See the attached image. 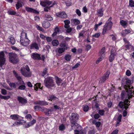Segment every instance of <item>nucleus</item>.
<instances>
[{"label":"nucleus","instance_id":"nucleus-56","mask_svg":"<svg viewBox=\"0 0 134 134\" xmlns=\"http://www.w3.org/2000/svg\"><path fill=\"white\" fill-rule=\"evenodd\" d=\"M76 13L78 16H80L81 15V13L79 10L77 9L76 10Z\"/></svg>","mask_w":134,"mask_h":134},{"label":"nucleus","instance_id":"nucleus-28","mask_svg":"<svg viewBox=\"0 0 134 134\" xmlns=\"http://www.w3.org/2000/svg\"><path fill=\"white\" fill-rule=\"evenodd\" d=\"M64 27L65 28H68L69 26V24L70 23V21L69 20H66L64 21Z\"/></svg>","mask_w":134,"mask_h":134},{"label":"nucleus","instance_id":"nucleus-13","mask_svg":"<svg viewBox=\"0 0 134 134\" xmlns=\"http://www.w3.org/2000/svg\"><path fill=\"white\" fill-rule=\"evenodd\" d=\"M53 2L52 1H50L41 2L40 4L42 6L45 7L50 5Z\"/></svg>","mask_w":134,"mask_h":134},{"label":"nucleus","instance_id":"nucleus-30","mask_svg":"<svg viewBox=\"0 0 134 134\" xmlns=\"http://www.w3.org/2000/svg\"><path fill=\"white\" fill-rule=\"evenodd\" d=\"M34 90H35L37 91L38 88L41 89H42V87H41V84L40 83H37L35 84L34 85Z\"/></svg>","mask_w":134,"mask_h":134},{"label":"nucleus","instance_id":"nucleus-54","mask_svg":"<svg viewBox=\"0 0 134 134\" xmlns=\"http://www.w3.org/2000/svg\"><path fill=\"white\" fill-rule=\"evenodd\" d=\"M1 93L3 95H5L7 94V91L4 89H2L1 90Z\"/></svg>","mask_w":134,"mask_h":134},{"label":"nucleus","instance_id":"nucleus-40","mask_svg":"<svg viewBox=\"0 0 134 134\" xmlns=\"http://www.w3.org/2000/svg\"><path fill=\"white\" fill-rule=\"evenodd\" d=\"M46 19L48 20H52L53 19V18L51 15L48 14H46L45 15Z\"/></svg>","mask_w":134,"mask_h":134},{"label":"nucleus","instance_id":"nucleus-37","mask_svg":"<svg viewBox=\"0 0 134 134\" xmlns=\"http://www.w3.org/2000/svg\"><path fill=\"white\" fill-rule=\"evenodd\" d=\"M58 52L59 53H62L64 52L65 50L64 48H57Z\"/></svg>","mask_w":134,"mask_h":134},{"label":"nucleus","instance_id":"nucleus-5","mask_svg":"<svg viewBox=\"0 0 134 134\" xmlns=\"http://www.w3.org/2000/svg\"><path fill=\"white\" fill-rule=\"evenodd\" d=\"M9 61L13 64H15L19 62L17 55L14 53H9Z\"/></svg>","mask_w":134,"mask_h":134},{"label":"nucleus","instance_id":"nucleus-15","mask_svg":"<svg viewBox=\"0 0 134 134\" xmlns=\"http://www.w3.org/2000/svg\"><path fill=\"white\" fill-rule=\"evenodd\" d=\"M36 121L35 119L33 120L32 121L27 123L24 125L25 128H27L33 126L36 122Z\"/></svg>","mask_w":134,"mask_h":134},{"label":"nucleus","instance_id":"nucleus-4","mask_svg":"<svg viewBox=\"0 0 134 134\" xmlns=\"http://www.w3.org/2000/svg\"><path fill=\"white\" fill-rule=\"evenodd\" d=\"M126 91L127 92L129 98H131L132 97L134 96V92H133V87L129 85H125L124 86Z\"/></svg>","mask_w":134,"mask_h":134},{"label":"nucleus","instance_id":"nucleus-64","mask_svg":"<svg viewBox=\"0 0 134 134\" xmlns=\"http://www.w3.org/2000/svg\"><path fill=\"white\" fill-rule=\"evenodd\" d=\"M100 124V123L99 121H98L96 122L95 123V125L97 127H99Z\"/></svg>","mask_w":134,"mask_h":134},{"label":"nucleus","instance_id":"nucleus-31","mask_svg":"<svg viewBox=\"0 0 134 134\" xmlns=\"http://www.w3.org/2000/svg\"><path fill=\"white\" fill-rule=\"evenodd\" d=\"M8 40L12 44H14L15 42V41L14 38L11 36L9 37Z\"/></svg>","mask_w":134,"mask_h":134},{"label":"nucleus","instance_id":"nucleus-47","mask_svg":"<svg viewBox=\"0 0 134 134\" xmlns=\"http://www.w3.org/2000/svg\"><path fill=\"white\" fill-rule=\"evenodd\" d=\"M129 5L132 7H134V2L132 0H130L129 1Z\"/></svg>","mask_w":134,"mask_h":134},{"label":"nucleus","instance_id":"nucleus-11","mask_svg":"<svg viewBox=\"0 0 134 134\" xmlns=\"http://www.w3.org/2000/svg\"><path fill=\"white\" fill-rule=\"evenodd\" d=\"M24 68H22L21 71L22 75L26 77H30L31 76V73L30 71H26L24 70Z\"/></svg>","mask_w":134,"mask_h":134},{"label":"nucleus","instance_id":"nucleus-7","mask_svg":"<svg viewBox=\"0 0 134 134\" xmlns=\"http://www.w3.org/2000/svg\"><path fill=\"white\" fill-rule=\"evenodd\" d=\"M79 119V115L77 114L73 113L72 114L70 118V121L72 124H74Z\"/></svg>","mask_w":134,"mask_h":134},{"label":"nucleus","instance_id":"nucleus-16","mask_svg":"<svg viewBox=\"0 0 134 134\" xmlns=\"http://www.w3.org/2000/svg\"><path fill=\"white\" fill-rule=\"evenodd\" d=\"M32 58L34 59H40V55L36 53H33L31 54Z\"/></svg>","mask_w":134,"mask_h":134},{"label":"nucleus","instance_id":"nucleus-29","mask_svg":"<svg viewBox=\"0 0 134 134\" xmlns=\"http://www.w3.org/2000/svg\"><path fill=\"white\" fill-rule=\"evenodd\" d=\"M71 126L73 129H76L80 127V125L76 122H75L74 124H72Z\"/></svg>","mask_w":134,"mask_h":134},{"label":"nucleus","instance_id":"nucleus-46","mask_svg":"<svg viewBox=\"0 0 134 134\" xmlns=\"http://www.w3.org/2000/svg\"><path fill=\"white\" fill-rule=\"evenodd\" d=\"M66 29V32L68 33L70 32L71 31L73 30L74 29V32H75V30L73 28H72L71 27H70V26H69L68 28H65Z\"/></svg>","mask_w":134,"mask_h":134},{"label":"nucleus","instance_id":"nucleus-8","mask_svg":"<svg viewBox=\"0 0 134 134\" xmlns=\"http://www.w3.org/2000/svg\"><path fill=\"white\" fill-rule=\"evenodd\" d=\"M109 74L110 72L109 71H107L104 75L100 78L99 82L102 83H103L108 78Z\"/></svg>","mask_w":134,"mask_h":134},{"label":"nucleus","instance_id":"nucleus-26","mask_svg":"<svg viewBox=\"0 0 134 134\" xmlns=\"http://www.w3.org/2000/svg\"><path fill=\"white\" fill-rule=\"evenodd\" d=\"M20 120H19V121H15V124H16V126H19L21 125H22L23 123H26V121L23 120H21L20 119Z\"/></svg>","mask_w":134,"mask_h":134},{"label":"nucleus","instance_id":"nucleus-18","mask_svg":"<svg viewBox=\"0 0 134 134\" xmlns=\"http://www.w3.org/2000/svg\"><path fill=\"white\" fill-rule=\"evenodd\" d=\"M18 99L19 102L22 104H24L27 102V100L21 97H18Z\"/></svg>","mask_w":134,"mask_h":134},{"label":"nucleus","instance_id":"nucleus-23","mask_svg":"<svg viewBox=\"0 0 134 134\" xmlns=\"http://www.w3.org/2000/svg\"><path fill=\"white\" fill-rule=\"evenodd\" d=\"M120 23L121 25L125 28L127 26V21L123 20H120Z\"/></svg>","mask_w":134,"mask_h":134},{"label":"nucleus","instance_id":"nucleus-36","mask_svg":"<svg viewBox=\"0 0 134 134\" xmlns=\"http://www.w3.org/2000/svg\"><path fill=\"white\" fill-rule=\"evenodd\" d=\"M97 14L99 16L101 17L103 15V13L102 9H101L100 10H97Z\"/></svg>","mask_w":134,"mask_h":134},{"label":"nucleus","instance_id":"nucleus-39","mask_svg":"<svg viewBox=\"0 0 134 134\" xmlns=\"http://www.w3.org/2000/svg\"><path fill=\"white\" fill-rule=\"evenodd\" d=\"M13 73L18 80L20 81V82H21V81H21V77H20V76H19L17 75L15 71H13ZM20 83H21V82H20Z\"/></svg>","mask_w":134,"mask_h":134},{"label":"nucleus","instance_id":"nucleus-35","mask_svg":"<svg viewBox=\"0 0 134 134\" xmlns=\"http://www.w3.org/2000/svg\"><path fill=\"white\" fill-rule=\"evenodd\" d=\"M74 24L75 25H77L79 24L80 22V20L78 19H74L72 20Z\"/></svg>","mask_w":134,"mask_h":134},{"label":"nucleus","instance_id":"nucleus-19","mask_svg":"<svg viewBox=\"0 0 134 134\" xmlns=\"http://www.w3.org/2000/svg\"><path fill=\"white\" fill-rule=\"evenodd\" d=\"M20 83L21 85L18 88V89L21 90H24L26 88L24 82L23 81H21Z\"/></svg>","mask_w":134,"mask_h":134},{"label":"nucleus","instance_id":"nucleus-24","mask_svg":"<svg viewBox=\"0 0 134 134\" xmlns=\"http://www.w3.org/2000/svg\"><path fill=\"white\" fill-rule=\"evenodd\" d=\"M30 48L31 49H38L39 47L37 44L36 43H32L31 45Z\"/></svg>","mask_w":134,"mask_h":134},{"label":"nucleus","instance_id":"nucleus-53","mask_svg":"<svg viewBox=\"0 0 134 134\" xmlns=\"http://www.w3.org/2000/svg\"><path fill=\"white\" fill-rule=\"evenodd\" d=\"M107 30V28L106 27V26H104L102 32V34L103 35H104L105 33Z\"/></svg>","mask_w":134,"mask_h":134},{"label":"nucleus","instance_id":"nucleus-10","mask_svg":"<svg viewBox=\"0 0 134 134\" xmlns=\"http://www.w3.org/2000/svg\"><path fill=\"white\" fill-rule=\"evenodd\" d=\"M112 19L111 17H110L108 20V22L105 23L104 26H106V27L107 28V30H110L112 28L113 23L111 21Z\"/></svg>","mask_w":134,"mask_h":134},{"label":"nucleus","instance_id":"nucleus-1","mask_svg":"<svg viewBox=\"0 0 134 134\" xmlns=\"http://www.w3.org/2000/svg\"><path fill=\"white\" fill-rule=\"evenodd\" d=\"M44 84L45 86L48 88H51L55 86L53 78L51 77H48L44 80Z\"/></svg>","mask_w":134,"mask_h":134},{"label":"nucleus","instance_id":"nucleus-60","mask_svg":"<svg viewBox=\"0 0 134 134\" xmlns=\"http://www.w3.org/2000/svg\"><path fill=\"white\" fill-rule=\"evenodd\" d=\"M99 114L101 115H103L104 114V111L103 110H99Z\"/></svg>","mask_w":134,"mask_h":134},{"label":"nucleus","instance_id":"nucleus-14","mask_svg":"<svg viewBox=\"0 0 134 134\" xmlns=\"http://www.w3.org/2000/svg\"><path fill=\"white\" fill-rule=\"evenodd\" d=\"M25 9L26 11L28 12L33 13L37 14H38L39 13L37 11L31 8L26 7Z\"/></svg>","mask_w":134,"mask_h":134},{"label":"nucleus","instance_id":"nucleus-50","mask_svg":"<svg viewBox=\"0 0 134 134\" xmlns=\"http://www.w3.org/2000/svg\"><path fill=\"white\" fill-rule=\"evenodd\" d=\"M46 114L48 115H50L52 113V111L50 109H47L45 111Z\"/></svg>","mask_w":134,"mask_h":134},{"label":"nucleus","instance_id":"nucleus-44","mask_svg":"<svg viewBox=\"0 0 134 134\" xmlns=\"http://www.w3.org/2000/svg\"><path fill=\"white\" fill-rule=\"evenodd\" d=\"M25 118L29 121H30L31 120L32 118V116L30 114H28L26 116H25Z\"/></svg>","mask_w":134,"mask_h":134},{"label":"nucleus","instance_id":"nucleus-55","mask_svg":"<svg viewBox=\"0 0 134 134\" xmlns=\"http://www.w3.org/2000/svg\"><path fill=\"white\" fill-rule=\"evenodd\" d=\"M41 109V108L39 106H36L34 107V109L36 111L40 110Z\"/></svg>","mask_w":134,"mask_h":134},{"label":"nucleus","instance_id":"nucleus-61","mask_svg":"<svg viewBox=\"0 0 134 134\" xmlns=\"http://www.w3.org/2000/svg\"><path fill=\"white\" fill-rule=\"evenodd\" d=\"M9 85L10 87L12 88H15V85L14 83H10Z\"/></svg>","mask_w":134,"mask_h":134},{"label":"nucleus","instance_id":"nucleus-34","mask_svg":"<svg viewBox=\"0 0 134 134\" xmlns=\"http://www.w3.org/2000/svg\"><path fill=\"white\" fill-rule=\"evenodd\" d=\"M22 2L21 1H19L17 2V3L16 4V8L18 9L20 7H21L22 6Z\"/></svg>","mask_w":134,"mask_h":134},{"label":"nucleus","instance_id":"nucleus-58","mask_svg":"<svg viewBox=\"0 0 134 134\" xmlns=\"http://www.w3.org/2000/svg\"><path fill=\"white\" fill-rule=\"evenodd\" d=\"M24 68V71H25V70H26L27 71H30V68L27 65H26L25 67Z\"/></svg>","mask_w":134,"mask_h":134},{"label":"nucleus","instance_id":"nucleus-43","mask_svg":"<svg viewBox=\"0 0 134 134\" xmlns=\"http://www.w3.org/2000/svg\"><path fill=\"white\" fill-rule=\"evenodd\" d=\"M130 32V31L129 30L126 29L122 31V34L124 35Z\"/></svg>","mask_w":134,"mask_h":134},{"label":"nucleus","instance_id":"nucleus-32","mask_svg":"<svg viewBox=\"0 0 134 134\" xmlns=\"http://www.w3.org/2000/svg\"><path fill=\"white\" fill-rule=\"evenodd\" d=\"M59 28L56 27L55 28V32L52 35V36L54 37V36L56 35L57 34H59Z\"/></svg>","mask_w":134,"mask_h":134},{"label":"nucleus","instance_id":"nucleus-41","mask_svg":"<svg viewBox=\"0 0 134 134\" xmlns=\"http://www.w3.org/2000/svg\"><path fill=\"white\" fill-rule=\"evenodd\" d=\"M59 130L60 131H63L65 129V126L63 124H62L59 126Z\"/></svg>","mask_w":134,"mask_h":134},{"label":"nucleus","instance_id":"nucleus-42","mask_svg":"<svg viewBox=\"0 0 134 134\" xmlns=\"http://www.w3.org/2000/svg\"><path fill=\"white\" fill-rule=\"evenodd\" d=\"M71 57V56L70 55L67 54L65 56L64 58L66 60L69 61L70 60Z\"/></svg>","mask_w":134,"mask_h":134},{"label":"nucleus","instance_id":"nucleus-62","mask_svg":"<svg viewBox=\"0 0 134 134\" xmlns=\"http://www.w3.org/2000/svg\"><path fill=\"white\" fill-rule=\"evenodd\" d=\"M82 11L85 13H86L87 12V9L86 8V6L84 7L82 9Z\"/></svg>","mask_w":134,"mask_h":134},{"label":"nucleus","instance_id":"nucleus-3","mask_svg":"<svg viewBox=\"0 0 134 134\" xmlns=\"http://www.w3.org/2000/svg\"><path fill=\"white\" fill-rule=\"evenodd\" d=\"M130 102L128 99L125 100L124 102H120L119 104V106L122 109L124 108L125 110L123 112V115L125 116L127 114V112L126 110L128 108V106L130 105L129 104Z\"/></svg>","mask_w":134,"mask_h":134},{"label":"nucleus","instance_id":"nucleus-49","mask_svg":"<svg viewBox=\"0 0 134 134\" xmlns=\"http://www.w3.org/2000/svg\"><path fill=\"white\" fill-rule=\"evenodd\" d=\"M100 36V33H97L92 35V37L95 38H98Z\"/></svg>","mask_w":134,"mask_h":134},{"label":"nucleus","instance_id":"nucleus-48","mask_svg":"<svg viewBox=\"0 0 134 134\" xmlns=\"http://www.w3.org/2000/svg\"><path fill=\"white\" fill-rule=\"evenodd\" d=\"M47 69L46 68H45L43 70L42 73V76H45L47 73Z\"/></svg>","mask_w":134,"mask_h":134},{"label":"nucleus","instance_id":"nucleus-59","mask_svg":"<svg viewBox=\"0 0 134 134\" xmlns=\"http://www.w3.org/2000/svg\"><path fill=\"white\" fill-rule=\"evenodd\" d=\"M80 65V64L79 63H77L76 64L75 66L72 68V69H74V68H78Z\"/></svg>","mask_w":134,"mask_h":134},{"label":"nucleus","instance_id":"nucleus-9","mask_svg":"<svg viewBox=\"0 0 134 134\" xmlns=\"http://www.w3.org/2000/svg\"><path fill=\"white\" fill-rule=\"evenodd\" d=\"M4 54L3 52H0V66L2 67L5 61V59L4 57Z\"/></svg>","mask_w":134,"mask_h":134},{"label":"nucleus","instance_id":"nucleus-63","mask_svg":"<svg viewBox=\"0 0 134 134\" xmlns=\"http://www.w3.org/2000/svg\"><path fill=\"white\" fill-rule=\"evenodd\" d=\"M102 60V58L100 57L96 61V63L97 64H98L99 62L101 61Z\"/></svg>","mask_w":134,"mask_h":134},{"label":"nucleus","instance_id":"nucleus-6","mask_svg":"<svg viewBox=\"0 0 134 134\" xmlns=\"http://www.w3.org/2000/svg\"><path fill=\"white\" fill-rule=\"evenodd\" d=\"M116 54V48L113 47L111 51L110 55L109 57V60L110 62H111L113 61Z\"/></svg>","mask_w":134,"mask_h":134},{"label":"nucleus","instance_id":"nucleus-12","mask_svg":"<svg viewBox=\"0 0 134 134\" xmlns=\"http://www.w3.org/2000/svg\"><path fill=\"white\" fill-rule=\"evenodd\" d=\"M56 15L57 17L62 18H65L67 17V15L64 12H60L56 13Z\"/></svg>","mask_w":134,"mask_h":134},{"label":"nucleus","instance_id":"nucleus-38","mask_svg":"<svg viewBox=\"0 0 134 134\" xmlns=\"http://www.w3.org/2000/svg\"><path fill=\"white\" fill-rule=\"evenodd\" d=\"M62 104V102H60L59 103V104H58V105H55L54 106V108L55 109H56L57 110H60L61 108L60 106Z\"/></svg>","mask_w":134,"mask_h":134},{"label":"nucleus","instance_id":"nucleus-17","mask_svg":"<svg viewBox=\"0 0 134 134\" xmlns=\"http://www.w3.org/2000/svg\"><path fill=\"white\" fill-rule=\"evenodd\" d=\"M20 117L17 114H13L10 116L11 119L14 120H20Z\"/></svg>","mask_w":134,"mask_h":134},{"label":"nucleus","instance_id":"nucleus-57","mask_svg":"<svg viewBox=\"0 0 134 134\" xmlns=\"http://www.w3.org/2000/svg\"><path fill=\"white\" fill-rule=\"evenodd\" d=\"M126 75L128 76H130L131 74V71L129 70H127L126 72Z\"/></svg>","mask_w":134,"mask_h":134},{"label":"nucleus","instance_id":"nucleus-20","mask_svg":"<svg viewBox=\"0 0 134 134\" xmlns=\"http://www.w3.org/2000/svg\"><path fill=\"white\" fill-rule=\"evenodd\" d=\"M35 104H38L41 105H47L48 103L43 101H38L35 102Z\"/></svg>","mask_w":134,"mask_h":134},{"label":"nucleus","instance_id":"nucleus-2","mask_svg":"<svg viewBox=\"0 0 134 134\" xmlns=\"http://www.w3.org/2000/svg\"><path fill=\"white\" fill-rule=\"evenodd\" d=\"M20 42L23 46H27L29 43L30 41L27 38V34L24 32H22L20 36Z\"/></svg>","mask_w":134,"mask_h":134},{"label":"nucleus","instance_id":"nucleus-22","mask_svg":"<svg viewBox=\"0 0 134 134\" xmlns=\"http://www.w3.org/2000/svg\"><path fill=\"white\" fill-rule=\"evenodd\" d=\"M55 79L56 83L58 86L60 85L62 81V80L57 76H55Z\"/></svg>","mask_w":134,"mask_h":134},{"label":"nucleus","instance_id":"nucleus-51","mask_svg":"<svg viewBox=\"0 0 134 134\" xmlns=\"http://www.w3.org/2000/svg\"><path fill=\"white\" fill-rule=\"evenodd\" d=\"M89 109V107L87 105H84L83 107V110L85 111H87Z\"/></svg>","mask_w":134,"mask_h":134},{"label":"nucleus","instance_id":"nucleus-27","mask_svg":"<svg viewBox=\"0 0 134 134\" xmlns=\"http://www.w3.org/2000/svg\"><path fill=\"white\" fill-rule=\"evenodd\" d=\"M105 48L103 47L100 51V53L101 54V57L102 58H104L105 55Z\"/></svg>","mask_w":134,"mask_h":134},{"label":"nucleus","instance_id":"nucleus-33","mask_svg":"<svg viewBox=\"0 0 134 134\" xmlns=\"http://www.w3.org/2000/svg\"><path fill=\"white\" fill-rule=\"evenodd\" d=\"M59 42L58 41L56 40H53L52 42V44L53 46H56L59 44Z\"/></svg>","mask_w":134,"mask_h":134},{"label":"nucleus","instance_id":"nucleus-25","mask_svg":"<svg viewBox=\"0 0 134 134\" xmlns=\"http://www.w3.org/2000/svg\"><path fill=\"white\" fill-rule=\"evenodd\" d=\"M42 26L45 28H48L50 26V24L48 21L43 22L42 24Z\"/></svg>","mask_w":134,"mask_h":134},{"label":"nucleus","instance_id":"nucleus-45","mask_svg":"<svg viewBox=\"0 0 134 134\" xmlns=\"http://www.w3.org/2000/svg\"><path fill=\"white\" fill-rule=\"evenodd\" d=\"M8 13L9 14L11 15H14L16 13V12L11 9L9 10L8 12Z\"/></svg>","mask_w":134,"mask_h":134},{"label":"nucleus","instance_id":"nucleus-52","mask_svg":"<svg viewBox=\"0 0 134 134\" xmlns=\"http://www.w3.org/2000/svg\"><path fill=\"white\" fill-rule=\"evenodd\" d=\"M58 98L52 96H51L50 99H49V100H51V101H52L54 100H55L56 101H58Z\"/></svg>","mask_w":134,"mask_h":134},{"label":"nucleus","instance_id":"nucleus-21","mask_svg":"<svg viewBox=\"0 0 134 134\" xmlns=\"http://www.w3.org/2000/svg\"><path fill=\"white\" fill-rule=\"evenodd\" d=\"M56 4V2L54 1L52 3L51 5L50 6L48 7V6H47L44 9V11L46 12H48V10L50 9V8L52 7Z\"/></svg>","mask_w":134,"mask_h":134}]
</instances>
